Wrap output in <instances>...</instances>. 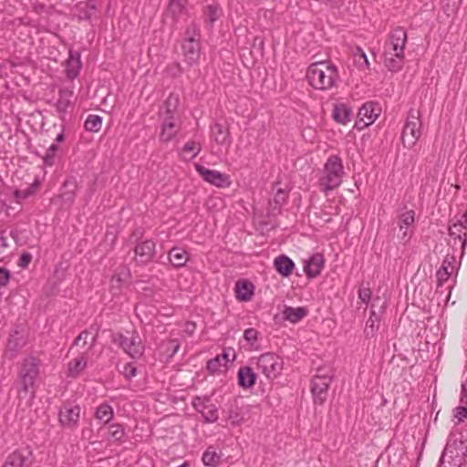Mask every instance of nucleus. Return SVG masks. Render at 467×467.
<instances>
[{"label": "nucleus", "mask_w": 467, "mask_h": 467, "mask_svg": "<svg viewBox=\"0 0 467 467\" xmlns=\"http://www.w3.org/2000/svg\"><path fill=\"white\" fill-rule=\"evenodd\" d=\"M407 39V32L403 27L396 26L390 31L384 44V63L389 71L397 72L402 68Z\"/></svg>", "instance_id": "1"}, {"label": "nucleus", "mask_w": 467, "mask_h": 467, "mask_svg": "<svg viewBox=\"0 0 467 467\" xmlns=\"http://www.w3.org/2000/svg\"><path fill=\"white\" fill-rule=\"evenodd\" d=\"M306 78L311 87L318 90H329L337 85L338 71L329 61L312 63L306 72Z\"/></svg>", "instance_id": "2"}, {"label": "nucleus", "mask_w": 467, "mask_h": 467, "mask_svg": "<svg viewBox=\"0 0 467 467\" xmlns=\"http://www.w3.org/2000/svg\"><path fill=\"white\" fill-rule=\"evenodd\" d=\"M182 54L189 65L197 64L201 56V30L195 23H191L182 43Z\"/></svg>", "instance_id": "3"}, {"label": "nucleus", "mask_w": 467, "mask_h": 467, "mask_svg": "<svg viewBox=\"0 0 467 467\" xmlns=\"http://www.w3.org/2000/svg\"><path fill=\"white\" fill-rule=\"evenodd\" d=\"M344 168L339 157L332 155L325 164L320 185L324 192L331 191L341 184Z\"/></svg>", "instance_id": "4"}, {"label": "nucleus", "mask_w": 467, "mask_h": 467, "mask_svg": "<svg viewBox=\"0 0 467 467\" xmlns=\"http://www.w3.org/2000/svg\"><path fill=\"white\" fill-rule=\"evenodd\" d=\"M421 114L420 110L411 109L408 112L401 133V141L405 148H413L421 136Z\"/></svg>", "instance_id": "5"}, {"label": "nucleus", "mask_w": 467, "mask_h": 467, "mask_svg": "<svg viewBox=\"0 0 467 467\" xmlns=\"http://www.w3.org/2000/svg\"><path fill=\"white\" fill-rule=\"evenodd\" d=\"M112 342L118 345L132 358H138L144 352V346L139 333L133 330L130 335L116 333L112 335Z\"/></svg>", "instance_id": "6"}, {"label": "nucleus", "mask_w": 467, "mask_h": 467, "mask_svg": "<svg viewBox=\"0 0 467 467\" xmlns=\"http://www.w3.org/2000/svg\"><path fill=\"white\" fill-rule=\"evenodd\" d=\"M283 359L273 352L262 354L256 361V368L268 379H276L283 370Z\"/></svg>", "instance_id": "7"}, {"label": "nucleus", "mask_w": 467, "mask_h": 467, "mask_svg": "<svg viewBox=\"0 0 467 467\" xmlns=\"http://www.w3.org/2000/svg\"><path fill=\"white\" fill-rule=\"evenodd\" d=\"M332 380L330 368H318L311 383V392L316 403L322 404L327 395L328 387Z\"/></svg>", "instance_id": "8"}, {"label": "nucleus", "mask_w": 467, "mask_h": 467, "mask_svg": "<svg viewBox=\"0 0 467 467\" xmlns=\"http://www.w3.org/2000/svg\"><path fill=\"white\" fill-rule=\"evenodd\" d=\"M385 308L386 303L379 296L372 298L370 315L364 328L366 337H373L378 332Z\"/></svg>", "instance_id": "9"}, {"label": "nucleus", "mask_w": 467, "mask_h": 467, "mask_svg": "<svg viewBox=\"0 0 467 467\" xmlns=\"http://www.w3.org/2000/svg\"><path fill=\"white\" fill-rule=\"evenodd\" d=\"M38 372V361L36 358H27L24 360L19 373L22 391L26 393L33 389Z\"/></svg>", "instance_id": "10"}, {"label": "nucleus", "mask_w": 467, "mask_h": 467, "mask_svg": "<svg viewBox=\"0 0 467 467\" xmlns=\"http://www.w3.org/2000/svg\"><path fill=\"white\" fill-rule=\"evenodd\" d=\"M194 167L197 172L200 174V176L203 179V181L212 185H214L218 188H227L232 183L229 175L225 173L207 169L204 166L198 163H196Z\"/></svg>", "instance_id": "11"}, {"label": "nucleus", "mask_w": 467, "mask_h": 467, "mask_svg": "<svg viewBox=\"0 0 467 467\" xmlns=\"http://www.w3.org/2000/svg\"><path fill=\"white\" fill-rule=\"evenodd\" d=\"M193 408L202 414L204 422L212 423L218 420V409L206 397H195L192 400Z\"/></svg>", "instance_id": "12"}, {"label": "nucleus", "mask_w": 467, "mask_h": 467, "mask_svg": "<svg viewBox=\"0 0 467 467\" xmlns=\"http://www.w3.org/2000/svg\"><path fill=\"white\" fill-rule=\"evenodd\" d=\"M80 416V407L71 403H65L59 410V421L67 428H75Z\"/></svg>", "instance_id": "13"}, {"label": "nucleus", "mask_w": 467, "mask_h": 467, "mask_svg": "<svg viewBox=\"0 0 467 467\" xmlns=\"http://www.w3.org/2000/svg\"><path fill=\"white\" fill-rule=\"evenodd\" d=\"M134 260L138 265L150 263L155 255V243L152 240H146L138 244L134 248Z\"/></svg>", "instance_id": "14"}, {"label": "nucleus", "mask_w": 467, "mask_h": 467, "mask_svg": "<svg viewBox=\"0 0 467 467\" xmlns=\"http://www.w3.org/2000/svg\"><path fill=\"white\" fill-rule=\"evenodd\" d=\"M380 109L373 102L365 103L358 110V121L364 127L371 125L379 116Z\"/></svg>", "instance_id": "15"}, {"label": "nucleus", "mask_w": 467, "mask_h": 467, "mask_svg": "<svg viewBox=\"0 0 467 467\" xmlns=\"http://www.w3.org/2000/svg\"><path fill=\"white\" fill-rule=\"evenodd\" d=\"M161 118L162 119V124L160 138L163 141H169L178 132V115H169Z\"/></svg>", "instance_id": "16"}, {"label": "nucleus", "mask_w": 467, "mask_h": 467, "mask_svg": "<svg viewBox=\"0 0 467 467\" xmlns=\"http://www.w3.org/2000/svg\"><path fill=\"white\" fill-rule=\"evenodd\" d=\"M77 182L73 177L67 178L61 188L59 198L62 200L63 206L70 207L76 198Z\"/></svg>", "instance_id": "17"}, {"label": "nucleus", "mask_w": 467, "mask_h": 467, "mask_svg": "<svg viewBox=\"0 0 467 467\" xmlns=\"http://www.w3.org/2000/svg\"><path fill=\"white\" fill-rule=\"evenodd\" d=\"M449 235L453 239V246L460 244L461 256L464 254V250L467 245V236H465V228L458 223H453L449 226Z\"/></svg>", "instance_id": "18"}, {"label": "nucleus", "mask_w": 467, "mask_h": 467, "mask_svg": "<svg viewBox=\"0 0 467 467\" xmlns=\"http://www.w3.org/2000/svg\"><path fill=\"white\" fill-rule=\"evenodd\" d=\"M235 354L233 349H225L220 355H217L214 358L210 359L207 362V369L211 372H217L220 370L222 367H226L227 363L232 359H234Z\"/></svg>", "instance_id": "19"}, {"label": "nucleus", "mask_w": 467, "mask_h": 467, "mask_svg": "<svg viewBox=\"0 0 467 467\" xmlns=\"http://www.w3.org/2000/svg\"><path fill=\"white\" fill-rule=\"evenodd\" d=\"M324 265V257L321 254H313L309 260L306 261L304 271L308 278L317 276Z\"/></svg>", "instance_id": "20"}, {"label": "nucleus", "mask_w": 467, "mask_h": 467, "mask_svg": "<svg viewBox=\"0 0 467 467\" xmlns=\"http://www.w3.org/2000/svg\"><path fill=\"white\" fill-rule=\"evenodd\" d=\"M88 353L84 352L67 364V376L76 378L85 369L88 363Z\"/></svg>", "instance_id": "21"}, {"label": "nucleus", "mask_w": 467, "mask_h": 467, "mask_svg": "<svg viewBox=\"0 0 467 467\" xmlns=\"http://www.w3.org/2000/svg\"><path fill=\"white\" fill-rule=\"evenodd\" d=\"M275 270L284 277H288L292 275L295 268V264L288 256L281 254L274 260Z\"/></svg>", "instance_id": "22"}, {"label": "nucleus", "mask_w": 467, "mask_h": 467, "mask_svg": "<svg viewBox=\"0 0 467 467\" xmlns=\"http://www.w3.org/2000/svg\"><path fill=\"white\" fill-rule=\"evenodd\" d=\"M81 67L80 55L78 53L70 52L69 57L66 62V74L70 79L75 78Z\"/></svg>", "instance_id": "23"}, {"label": "nucleus", "mask_w": 467, "mask_h": 467, "mask_svg": "<svg viewBox=\"0 0 467 467\" xmlns=\"http://www.w3.org/2000/svg\"><path fill=\"white\" fill-rule=\"evenodd\" d=\"M189 260L187 252L180 247H172L169 252V261L174 267H182Z\"/></svg>", "instance_id": "24"}, {"label": "nucleus", "mask_w": 467, "mask_h": 467, "mask_svg": "<svg viewBox=\"0 0 467 467\" xmlns=\"http://www.w3.org/2000/svg\"><path fill=\"white\" fill-rule=\"evenodd\" d=\"M256 376L250 367H242L238 370V383L244 389H249L255 383Z\"/></svg>", "instance_id": "25"}, {"label": "nucleus", "mask_w": 467, "mask_h": 467, "mask_svg": "<svg viewBox=\"0 0 467 467\" xmlns=\"http://www.w3.org/2000/svg\"><path fill=\"white\" fill-rule=\"evenodd\" d=\"M187 0H170L167 15L173 20H178L187 11Z\"/></svg>", "instance_id": "26"}, {"label": "nucleus", "mask_w": 467, "mask_h": 467, "mask_svg": "<svg viewBox=\"0 0 467 467\" xmlns=\"http://www.w3.org/2000/svg\"><path fill=\"white\" fill-rule=\"evenodd\" d=\"M29 451H16L10 454L3 467H23L29 460Z\"/></svg>", "instance_id": "27"}, {"label": "nucleus", "mask_w": 467, "mask_h": 467, "mask_svg": "<svg viewBox=\"0 0 467 467\" xmlns=\"http://www.w3.org/2000/svg\"><path fill=\"white\" fill-rule=\"evenodd\" d=\"M247 411L248 410L245 407H239L236 404H233L228 410L227 419L231 421L232 425L239 426L244 422Z\"/></svg>", "instance_id": "28"}, {"label": "nucleus", "mask_w": 467, "mask_h": 467, "mask_svg": "<svg viewBox=\"0 0 467 467\" xmlns=\"http://www.w3.org/2000/svg\"><path fill=\"white\" fill-rule=\"evenodd\" d=\"M352 112L350 109L344 103L336 104L333 109L334 119L341 124L350 121Z\"/></svg>", "instance_id": "29"}, {"label": "nucleus", "mask_w": 467, "mask_h": 467, "mask_svg": "<svg viewBox=\"0 0 467 467\" xmlns=\"http://www.w3.org/2000/svg\"><path fill=\"white\" fill-rule=\"evenodd\" d=\"M236 297L241 301H248L254 293V285L248 281H238L235 285Z\"/></svg>", "instance_id": "30"}, {"label": "nucleus", "mask_w": 467, "mask_h": 467, "mask_svg": "<svg viewBox=\"0 0 467 467\" xmlns=\"http://www.w3.org/2000/svg\"><path fill=\"white\" fill-rule=\"evenodd\" d=\"M415 221V212L413 210L406 211L405 213H401L398 225L400 228V231L402 232V238L407 237L408 235V229L410 226L413 224Z\"/></svg>", "instance_id": "31"}, {"label": "nucleus", "mask_w": 467, "mask_h": 467, "mask_svg": "<svg viewBox=\"0 0 467 467\" xmlns=\"http://www.w3.org/2000/svg\"><path fill=\"white\" fill-rule=\"evenodd\" d=\"M307 314V310L305 307H292L285 306L283 311L285 319L289 320L292 323H296L305 317Z\"/></svg>", "instance_id": "32"}, {"label": "nucleus", "mask_w": 467, "mask_h": 467, "mask_svg": "<svg viewBox=\"0 0 467 467\" xmlns=\"http://www.w3.org/2000/svg\"><path fill=\"white\" fill-rule=\"evenodd\" d=\"M113 416H114L113 409L108 403L100 404L97 408L96 412H95L96 420L101 421L104 424L109 422L113 419Z\"/></svg>", "instance_id": "33"}, {"label": "nucleus", "mask_w": 467, "mask_h": 467, "mask_svg": "<svg viewBox=\"0 0 467 467\" xmlns=\"http://www.w3.org/2000/svg\"><path fill=\"white\" fill-rule=\"evenodd\" d=\"M73 91L69 88H61L59 90V97L56 103L57 109L59 112H65L71 103Z\"/></svg>", "instance_id": "34"}, {"label": "nucleus", "mask_w": 467, "mask_h": 467, "mask_svg": "<svg viewBox=\"0 0 467 467\" xmlns=\"http://www.w3.org/2000/svg\"><path fill=\"white\" fill-rule=\"evenodd\" d=\"M201 143L195 140L188 141L182 149V155L184 160L194 159L201 151Z\"/></svg>", "instance_id": "35"}, {"label": "nucleus", "mask_w": 467, "mask_h": 467, "mask_svg": "<svg viewBox=\"0 0 467 467\" xmlns=\"http://www.w3.org/2000/svg\"><path fill=\"white\" fill-rule=\"evenodd\" d=\"M213 136L218 144H229V132L222 124L215 123L212 127Z\"/></svg>", "instance_id": "36"}, {"label": "nucleus", "mask_w": 467, "mask_h": 467, "mask_svg": "<svg viewBox=\"0 0 467 467\" xmlns=\"http://www.w3.org/2000/svg\"><path fill=\"white\" fill-rule=\"evenodd\" d=\"M178 96L171 94L165 101L164 109H161L160 112L161 117L177 115L176 109L178 107Z\"/></svg>", "instance_id": "37"}, {"label": "nucleus", "mask_w": 467, "mask_h": 467, "mask_svg": "<svg viewBox=\"0 0 467 467\" xmlns=\"http://www.w3.org/2000/svg\"><path fill=\"white\" fill-rule=\"evenodd\" d=\"M38 184V182H35L34 183L27 186L26 189L16 190L14 192V197L16 200V202H22L24 200L33 195L36 192Z\"/></svg>", "instance_id": "38"}, {"label": "nucleus", "mask_w": 467, "mask_h": 467, "mask_svg": "<svg viewBox=\"0 0 467 467\" xmlns=\"http://www.w3.org/2000/svg\"><path fill=\"white\" fill-rule=\"evenodd\" d=\"M220 460L221 455L211 447L208 448L202 455V462L205 466L214 467L220 462Z\"/></svg>", "instance_id": "39"}, {"label": "nucleus", "mask_w": 467, "mask_h": 467, "mask_svg": "<svg viewBox=\"0 0 467 467\" xmlns=\"http://www.w3.org/2000/svg\"><path fill=\"white\" fill-rule=\"evenodd\" d=\"M102 119L98 115H89L85 121V129L88 131L98 132L101 129Z\"/></svg>", "instance_id": "40"}, {"label": "nucleus", "mask_w": 467, "mask_h": 467, "mask_svg": "<svg viewBox=\"0 0 467 467\" xmlns=\"http://www.w3.org/2000/svg\"><path fill=\"white\" fill-rule=\"evenodd\" d=\"M125 434L124 427L119 423H114L109 426L108 438L110 441H120Z\"/></svg>", "instance_id": "41"}, {"label": "nucleus", "mask_w": 467, "mask_h": 467, "mask_svg": "<svg viewBox=\"0 0 467 467\" xmlns=\"http://www.w3.org/2000/svg\"><path fill=\"white\" fill-rule=\"evenodd\" d=\"M127 275L126 269H122L119 273H115L110 279L111 289H119Z\"/></svg>", "instance_id": "42"}, {"label": "nucleus", "mask_w": 467, "mask_h": 467, "mask_svg": "<svg viewBox=\"0 0 467 467\" xmlns=\"http://www.w3.org/2000/svg\"><path fill=\"white\" fill-rule=\"evenodd\" d=\"M222 11L217 5H210L206 7L205 16L212 24L220 17Z\"/></svg>", "instance_id": "43"}, {"label": "nucleus", "mask_w": 467, "mask_h": 467, "mask_svg": "<svg viewBox=\"0 0 467 467\" xmlns=\"http://www.w3.org/2000/svg\"><path fill=\"white\" fill-rule=\"evenodd\" d=\"M58 147L56 143H52L48 149L47 150V153L44 157V162L47 165L51 166L54 162V157L56 155V152L57 151Z\"/></svg>", "instance_id": "44"}, {"label": "nucleus", "mask_w": 467, "mask_h": 467, "mask_svg": "<svg viewBox=\"0 0 467 467\" xmlns=\"http://www.w3.org/2000/svg\"><path fill=\"white\" fill-rule=\"evenodd\" d=\"M244 337L251 347H254L258 339V332L254 328H247L244 330Z\"/></svg>", "instance_id": "45"}, {"label": "nucleus", "mask_w": 467, "mask_h": 467, "mask_svg": "<svg viewBox=\"0 0 467 467\" xmlns=\"http://www.w3.org/2000/svg\"><path fill=\"white\" fill-rule=\"evenodd\" d=\"M441 267H445L449 271H451L452 273H454V271L457 270L455 255L453 254H446V256H445V258H444Z\"/></svg>", "instance_id": "46"}, {"label": "nucleus", "mask_w": 467, "mask_h": 467, "mask_svg": "<svg viewBox=\"0 0 467 467\" xmlns=\"http://www.w3.org/2000/svg\"><path fill=\"white\" fill-rule=\"evenodd\" d=\"M453 273L451 271H449L445 267H440V269L437 271V279L439 285H442L445 281L448 280L450 275H451Z\"/></svg>", "instance_id": "47"}, {"label": "nucleus", "mask_w": 467, "mask_h": 467, "mask_svg": "<svg viewBox=\"0 0 467 467\" xmlns=\"http://www.w3.org/2000/svg\"><path fill=\"white\" fill-rule=\"evenodd\" d=\"M453 416L458 420L459 422L464 420L467 418V407L458 406L453 410Z\"/></svg>", "instance_id": "48"}, {"label": "nucleus", "mask_w": 467, "mask_h": 467, "mask_svg": "<svg viewBox=\"0 0 467 467\" xmlns=\"http://www.w3.org/2000/svg\"><path fill=\"white\" fill-rule=\"evenodd\" d=\"M358 298L361 302L368 304L371 299V291L369 288L362 287L358 290Z\"/></svg>", "instance_id": "49"}, {"label": "nucleus", "mask_w": 467, "mask_h": 467, "mask_svg": "<svg viewBox=\"0 0 467 467\" xmlns=\"http://www.w3.org/2000/svg\"><path fill=\"white\" fill-rule=\"evenodd\" d=\"M286 198H287V192L285 190L278 189L274 197V201L276 204L282 205L283 203L285 202Z\"/></svg>", "instance_id": "50"}, {"label": "nucleus", "mask_w": 467, "mask_h": 467, "mask_svg": "<svg viewBox=\"0 0 467 467\" xmlns=\"http://www.w3.org/2000/svg\"><path fill=\"white\" fill-rule=\"evenodd\" d=\"M10 280V272L0 267V287L5 286Z\"/></svg>", "instance_id": "51"}, {"label": "nucleus", "mask_w": 467, "mask_h": 467, "mask_svg": "<svg viewBox=\"0 0 467 467\" xmlns=\"http://www.w3.org/2000/svg\"><path fill=\"white\" fill-rule=\"evenodd\" d=\"M125 378L130 379L137 374V368L132 364H126L123 368Z\"/></svg>", "instance_id": "52"}, {"label": "nucleus", "mask_w": 467, "mask_h": 467, "mask_svg": "<svg viewBox=\"0 0 467 467\" xmlns=\"http://www.w3.org/2000/svg\"><path fill=\"white\" fill-rule=\"evenodd\" d=\"M32 260V255L29 253H24L19 259L18 265L21 268H26Z\"/></svg>", "instance_id": "53"}, {"label": "nucleus", "mask_w": 467, "mask_h": 467, "mask_svg": "<svg viewBox=\"0 0 467 467\" xmlns=\"http://www.w3.org/2000/svg\"><path fill=\"white\" fill-rule=\"evenodd\" d=\"M196 325L193 322H186L182 330L183 334L191 336L195 331Z\"/></svg>", "instance_id": "54"}, {"label": "nucleus", "mask_w": 467, "mask_h": 467, "mask_svg": "<svg viewBox=\"0 0 467 467\" xmlns=\"http://www.w3.org/2000/svg\"><path fill=\"white\" fill-rule=\"evenodd\" d=\"M89 335V331L88 330H84L82 331L74 340V343L73 345H78V343L83 340L84 341V344H87V338H88V336Z\"/></svg>", "instance_id": "55"}, {"label": "nucleus", "mask_w": 467, "mask_h": 467, "mask_svg": "<svg viewBox=\"0 0 467 467\" xmlns=\"http://www.w3.org/2000/svg\"><path fill=\"white\" fill-rule=\"evenodd\" d=\"M169 348L171 349V356L177 353L180 348V344L176 339H171L168 341Z\"/></svg>", "instance_id": "56"}, {"label": "nucleus", "mask_w": 467, "mask_h": 467, "mask_svg": "<svg viewBox=\"0 0 467 467\" xmlns=\"http://www.w3.org/2000/svg\"><path fill=\"white\" fill-rule=\"evenodd\" d=\"M458 223L465 228V236H467V211L462 215L461 219L458 220Z\"/></svg>", "instance_id": "57"}, {"label": "nucleus", "mask_w": 467, "mask_h": 467, "mask_svg": "<svg viewBox=\"0 0 467 467\" xmlns=\"http://www.w3.org/2000/svg\"><path fill=\"white\" fill-rule=\"evenodd\" d=\"M16 348V342L15 340L9 339L6 345V349L8 351L13 350L15 351Z\"/></svg>", "instance_id": "58"}, {"label": "nucleus", "mask_w": 467, "mask_h": 467, "mask_svg": "<svg viewBox=\"0 0 467 467\" xmlns=\"http://www.w3.org/2000/svg\"><path fill=\"white\" fill-rule=\"evenodd\" d=\"M140 236H141V233H140V230H135V231L132 233V234H131L130 239H133V238H134V239H135V241H137Z\"/></svg>", "instance_id": "59"}, {"label": "nucleus", "mask_w": 467, "mask_h": 467, "mask_svg": "<svg viewBox=\"0 0 467 467\" xmlns=\"http://www.w3.org/2000/svg\"><path fill=\"white\" fill-rule=\"evenodd\" d=\"M356 56H358L359 58L362 60L366 59V57H367V55L365 54V52L360 48L358 49V54Z\"/></svg>", "instance_id": "60"}, {"label": "nucleus", "mask_w": 467, "mask_h": 467, "mask_svg": "<svg viewBox=\"0 0 467 467\" xmlns=\"http://www.w3.org/2000/svg\"><path fill=\"white\" fill-rule=\"evenodd\" d=\"M462 397H461V403H464V398H465V387L464 385L462 386Z\"/></svg>", "instance_id": "61"}, {"label": "nucleus", "mask_w": 467, "mask_h": 467, "mask_svg": "<svg viewBox=\"0 0 467 467\" xmlns=\"http://www.w3.org/2000/svg\"><path fill=\"white\" fill-rule=\"evenodd\" d=\"M64 139H65L64 134H63V133H59V134L57 136V138H56V141H57V142H61V141H63V140H64Z\"/></svg>", "instance_id": "62"}, {"label": "nucleus", "mask_w": 467, "mask_h": 467, "mask_svg": "<svg viewBox=\"0 0 467 467\" xmlns=\"http://www.w3.org/2000/svg\"><path fill=\"white\" fill-rule=\"evenodd\" d=\"M97 336H98V333H96L93 337H92V341H91V344H90V347L88 348V349H90L93 345L95 344V341H96V338H97Z\"/></svg>", "instance_id": "63"}, {"label": "nucleus", "mask_w": 467, "mask_h": 467, "mask_svg": "<svg viewBox=\"0 0 467 467\" xmlns=\"http://www.w3.org/2000/svg\"><path fill=\"white\" fill-rule=\"evenodd\" d=\"M6 245L5 244V238H0V247H5Z\"/></svg>", "instance_id": "64"}]
</instances>
